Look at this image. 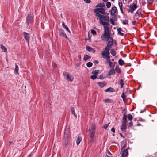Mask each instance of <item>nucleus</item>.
<instances>
[{"instance_id": "nucleus-1", "label": "nucleus", "mask_w": 157, "mask_h": 157, "mask_svg": "<svg viewBox=\"0 0 157 157\" xmlns=\"http://www.w3.org/2000/svg\"><path fill=\"white\" fill-rule=\"evenodd\" d=\"M94 12L96 13V16L98 17L99 19V23L102 25H108L106 21H109V17L105 15L106 12L103 8H97L94 10Z\"/></svg>"}, {"instance_id": "nucleus-2", "label": "nucleus", "mask_w": 157, "mask_h": 157, "mask_svg": "<svg viewBox=\"0 0 157 157\" xmlns=\"http://www.w3.org/2000/svg\"><path fill=\"white\" fill-rule=\"evenodd\" d=\"M89 130L90 132L89 136L91 138V140L92 141L94 142L95 141L94 138L95 133V126L94 125H92Z\"/></svg>"}, {"instance_id": "nucleus-3", "label": "nucleus", "mask_w": 157, "mask_h": 157, "mask_svg": "<svg viewBox=\"0 0 157 157\" xmlns=\"http://www.w3.org/2000/svg\"><path fill=\"white\" fill-rule=\"evenodd\" d=\"M128 7L129 8V9L128 10V12H130L132 14L136 9L138 8V6L136 4H134L132 5H130L128 6Z\"/></svg>"}, {"instance_id": "nucleus-4", "label": "nucleus", "mask_w": 157, "mask_h": 157, "mask_svg": "<svg viewBox=\"0 0 157 157\" xmlns=\"http://www.w3.org/2000/svg\"><path fill=\"white\" fill-rule=\"evenodd\" d=\"M109 52L104 51L101 52V54L103 58L106 60H109L110 59L109 56Z\"/></svg>"}, {"instance_id": "nucleus-5", "label": "nucleus", "mask_w": 157, "mask_h": 157, "mask_svg": "<svg viewBox=\"0 0 157 157\" xmlns=\"http://www.w3.org/2000/svg\"><path fill=\"white\" fill-rule=\"evenodd\" d=\"M33 21L34 20L33 17L28 14V16L26 19V22L27 25H32Z\"/></svg>"}, {"instance_id": "nucleus-6", "label": "nucleus", "mask_w": 157, "mask_h": 157, "mask_svg": "<svg viewBox=\"0 0 157 157\" xmlns=\"http://www.w3.org/2000/svg\"><path fill=\"white\" fill-rule=\"evenodd\" d=\"M142 9L141 8L139 9L136 12L135 15V17H137L136 19L139 20L140 18H142Z\"/></svg>"}, {"instance_id": "nucleus-7", "label": "nucleus", "mask_w": 157, "mask_h": 157, "mask_svg": "<svg viewBox=\"0 0 157 157\" xmlns=\"http://www.w3.org/2000/svg\"><path fill=\"white\" fill-rule=\"evenodd\" d=\"M63 75L64 76L66 77L67 79V80L72 81L73 80V77L70 75L67 72H63Z\"/></svg>"}, {"instance_id": "nucleus-8", "label": "nucleus", "mask_w": 157, "mask_h": 157, "mask_svg": "<svg viewBox=\"0 0 157 157\" xmlns=\"http://www.w3.org/2000/svg\"><path fill=\"white\" fill-rule=\"evenodd\" d=\"M116 63V62H112L111 61L110 59L109 60H107L105 62V63H108L109 67L111 68H113L115 66Z\"/></svg>"}, {"instance_id": "nucleus-9", "label": "nucleus", "mask_w": 157, "mask_h": 157, "mask_svg": "<svg viewBox=\"0 0 157 157\" xmlns=\"http://www.w3.org/2000/svg\"><path fill=\"white\" fill-rule=\"evenodd\" d=\"M110 34H107V33H104L101 36V38L103 40H106L110 38Z\"/></svg>"}, {"instance_id": "nucleus-10", "label": "nucleus", "mask_w": 157, "mask_h": 157, "mask_svg": "<svg viewBox=\"0 0 157 157\" xmlns=\"http://www.w3.org/2000/svg\"><path fill=\"white\" fill-rule=\"evenodd\" d=\"M59 34L61 36H62L64 37H65L67 39H68V38L67 37L66 34L64 33V31L62 29H60L59 30Z\"/></svg>"}, {"instance_id": "nucleus-11", "label": "nucleus", "mask_w": 157, "mask_h": 157, "mask_svg": "<svg viewBox=\"0 0 157 157\" xmlns=\"http://www.w3.org/2000/svg\"><path fill=\"white\" fill-rule=\"evenodd\" d=\"M23 34L25 39L27 40L28 44H29L30 38L29 34L25 32L23 33Z\"/></svg>"}, {"instance_id": "nucleus-12", "label": "nucleus", "mask_w": 157, "mask_h": 157, "mask_svg": "<svg viewBox=\"0 0 157 157\" xmlns=\"http://www.w3.org/2000/svg\"><path fill=\"white\" fill-rule=\"evenodd\" d=\"M69 131L68 129H66L64 135V139H69L70 140V136L69 135Z\"/></svg>"}, {"instance_id": "nucleus-13", "label": "nucleus", "mask_w": 157, "mask_h": 157, "mask_svg": "<svg viewBox=\"0 0 157 157\" xmlns=\"http://www.w3.org/2000/svg\"><path fill=\"white\" fill-rule=\"evenodd\" d=\"M107 23L108 24V25H103L104 27V33H107V34H109V27L107 26H106L109 25V23L107 22L108 21H106Z\"/></svg>"}, {"instance_id": "nucleus-14", "label": "nucleus", "mask_w": 157, "mask_h": 157, "mask_svg": "<svg viewBox=\"0 0 157 157\" xmlns=\"http://www.w3.org/2000/svg\"><path fill=\"white\" fill-rule=\"evenodd\" d=\"M113 44V39L112 37L109 38L108 40L107 43V46L111 47Z\"/></svg>"}, {"instance_id": "nucleus-15", "label": "nucleus", "mask_w": 157, "mask_h": 157, "mask_svg": "<svg viewBox=\"0 0 157 157\" xmlns=\"http://www.w3.org/2000/svg\"><path fill=\"white\" fill-rule=\"evenodd\" d=\"M117 11V9L116 7H114L112 8L111 11L110 13L113 16L115 15Z\"/></svg>"}, {"instance_id": "nucleus-16", "label": "nucleus", "mask_w": 157, "mask_h": 157, "mask_svg": "<svg viewBox=\"0 0 157 157\" xmlns=\"http://www.w3.org/2000/svg\"><path fill=\"white\" fill-rule=\"evenodd\" d=\"M128 154V149H127L123 151L122 153V157H125Z\"/></svg>"}, {"instance_id": "nucleus-17", "label": "nucleus", "mask_w": 157, "mask_h": 157, "mask_svg": "<svg viewBox=\"0 0 157 157\" xmlns=\"http://www.w3.org/2000/svg\"><path fill=\"white\" fill-rule=\"evenodd\" d=\"M86 48L87 51L90 52H95L94 49L89 46H86Z\"/></svg>"}, {"instance_id": "nucleus-18", "label": "nucleus", "mask_w": 157, "mask_h": 157, "mask_svg": "<svg viewBox=\"0 0 157 157\" xmlns=\"http://www.w3.org/2000/svg\"><path fill=\"white\" fill-rule=\"evenodd\" d=\"M115 90L111 87H109L105 90V92H115Z\"/></svg>"}, {"instance_id": "nucleus-19", "label": "nucleus", "mask_w": 157, "mask_h": 157, "mask_svg": "<svg viewBox=\"0 0 157 157\" xmlns=\"http://www.w3.org/2000/svg\"><path fill=\"white\" fill-rule=\"evenodd\" d=\"M97 84L101 88L104 87L106 85V83L105 82H98Z\"/></svg>"}, {"instance_id": "nucleus-20", "label": "nucleus", "mask_w": 157, "mask_h": 157, "mask_svg": "<svg viewBox=\"0 0 157 157\" xmlns=\"http://www.w3.org/2000/svg\"><path fill=\"white\" fill-rule=\"evenodd\" d=\"M115 73V71L113 68H112L109 71L108 75H112L114 74Z\"/></svg>"}, {"instance_id": "nucleus-21", "label": "nucleus", "mask_w": 157, "mask_h": 157, "mask_svg": "<svg viewBox=\"0 0 157 157\" xmlns=\"http://www.w3.org/2000/svg\"><path fill=\"white\" fill-rule=\"evenodd\" d=\"M127 128L125 123H122L121 127V131H125Z\"/></svg>"}, {"instance_id": "nucleus-22", "label": "nucleus", "mask_w": 157, "mask_h": 157, "mask_svg": "<svg viewBox=\"0 0 157 157\" xmlns=\"http://www.w3.org/2000/svg\"><path fill=\"white\" fill-rule=\"evenodd\" d=\"M105 6V4L104 3H100L98 4L96 6V7L97 8H103Z\"/></svg>"}, {"instance_id": "nucleus-23", "label": "nucleus", "mask_w": 157, "mask_h": 157, "mask_svg": "<svg viewBox=\"0 0 157 157\" xmlns=\"http://www.w3.org/2000/svg\"><path fill=\"white\" fill-rule=\"evenodd\" d=\"M103 101L105 103H111L113 102V100L110 99H106L103 100Z\"/></svg>"}, {"instance_id": "nucleus-24", "label": "nucleus", "mask_w": 157, "mask_h": 157, "mask_svg": "<svg viewBox=\"0 0 157 157\" xmlns=\"http://www.w3.org/2000/svg\"><path fill=\"white\" fill-rule=\"evenodd\" d=\"M117 32L118 33V34L121 36H123L124 35V34L121 32V31H123V30H121V28H119L117 29Z\"/></svg>"}, {"instance_id": "nucleus-25", "label": "nucleus", "mask_w": 157, "mask_h": 157, "mask_svg": "<svg viewBox=\"0 0 157 157\" xmlns=\"http://www.w3.org/2000/svg\"><path fill=\"white\" fill-rule=\"evenodd\" d=\"M62 26L69 33H70V30H69L68 27L66 25L64 22H63L62 24Z\"/></svg>"}, {"instance_id": "nucleus-26", "label": "nucleus", "mask_w": 157, "mask_h": 157, "mask_svg": "<svg viewBox=\"0 0 157 157\" xmlns=\"http://www.w3.org/2000/svg\"><path fill=\"white\" fill-rule=\"evenodd\" d=\"M18 70H19L18 67L16 64H15V68L14 71V73L15 74H18Z\"/></svg>"}, {"instance_id": "nucleus-27", "label": "nucleus", "mask_w": 157, "mask_h": 157, "mask_svg": "<svg viewBox=\"0 0 157 157\" xmlns=\"http://www.w3.org/2000/svg\"><path fill=\"white\" fill-rule=\"evenodd\" d=\"M82 140V138L80 136H78L76 140V144L77 146H78L80 142Z\"/></svg>"}, {"instance_id": "nucleus-28", "label": "nucleus", "mask_w": 157, "mask_h": 157, "mask_svg": "<svg viewBox=\"0 0 157 157\" xmlns=\"http://www.w3.org/2000/svg\"><path fill=\"white\" fill-rule=\"evenodd\" d=\"M69 139H65V147L66 148H67L68 146V144L70 141Z\"/></svg>"}, {"instance_id": "nucleus-29", "label": "nucleus", "mask_w": 157, "mask_h": 157, "mask_svg": "<svg viewBox=\"0 0 157 157\" xmlns=\"http://www.w3.org/2000/svg\"><path fill=\"white\" fill-rule=\"evenodd\" d=\"M126 117V116L124 114L123 117V121L122 122V123H126L127 120Z\"/></svg>"}, {"instance_id": "nucleus-30", "label": "nucleus", "mask_w": 157, "mask_h": 157, "mask_svg": "<svg viewBox=\"0 0 157 157\" xmlns=\"http://www.w3.org/2000/svg\"><path fill=\"white\" fill-rule=\"evenodd\" d=\"M91 57L87 55H86L84 56L83 60L86 61L87 60L89 59H90Z\"/></svg>"}, {"instance_id": "nucleus-31", "label": "nucleus", "mask_w": 157, "mask_h": 157, "mask_svg": "<svg viewBox=\"0 0 157 157\" xmlns=\"http://www.w3.org/2000/svg\"><path fill=\"white\" fill-rule=\"evenodd\" d=\"M0 47L1 49L4 51L5 52H6L7 51V49L2 44H1L0 45Z\"/></svg>"}, {"instance_id": "nucleus-32", "label": "nucleus", "mask_w": 157, "mask_h": 157, "mask_svg": "<svg viewBox=\"0 0 157 157\" xmlns=\"http://www.w3.org/2000/svg\"><path fill=\"white\" fill-rule=\"evenodd\" d=\"M71 110L72 114L75 117H76V116L75 114L74 108L73 107H72L71 108Z\"/></svg>"}, {"instance_id": "nucleus-33", "label": "nucleus", "mask_w": 157, "mask_h": 157, "mask_svg": "<svg viewBox=\"0 0 157 157\" xmlns=\"http://www.w3.org/2000/svg\"><path fill=\"white\" fill-rule=\"evenodd\" d=\"M99 71V70H94L92 72V73L94 75L97 76V74L98 73Z\"/></svg>"}, {"instance_id": "nucleus-34", "label": "nucleus", "mask_w": 157, "mask_h": 157, "mask_svg": "<svg viewBox=\"0 0 157 157\" xmlns=\"http://www.w3.org/2000/svg\"><path fill=\"white\" fill-rule=\"evenodd\" d=\"M124 61L121 59H120L118 61V63L120 65H123L124 64Z\"/></svg>"}, {"instance_id": "nucleus-35", "label": "nucleus", "mask_w": 157, "mask_h": 157, "mask_svg": "<svg viewBox=\"0 0 157 157\" xmlns=\"http://www.w3.org/2000/svg\"><path fill=\"white\" fill-rule=\"evenodd\" d=\"M111 54L113 56L116 54V52L113 49H111L110 50Z\"/></svg>"}, {"instance_id": "nucleus-36", "label": "nucleus", "mask_w": 157, "mask_h": 157, "mask_svg": "<svg viewBox=\"0 0 157 157\" xmlns=\"http://www.w3.org/2000/svg\"><path fill=\"white\" fill-rule=\"evenodd\" d=\"M115 71L118 73L121 72V70L118 67H116L115 68Z\"/></svg>"}, {"instance_id": "nucleus-37", "label": "nucleus", "mask_w": 157, "mask_h": 157, "mask_svg": "<svg viewBox=\"0 0 157 157\" xmlns=\"http://www.w3.org/2000/svg\"><path fill=\"white\" fill-rule=\"evenodd\" d=\"M126 96L125 95V93L123 92L121 95V97L123 98V101H125V99L126 98Z\"/></svg>"}, {"instance_id": "nucleus-38", "label": "nucleus", "mask_w": 157, "mask_h": 157, "mask_svg": "<svg viewBox=\"0 0 157 157\" xmlns=\"http://www.w3.org/2000/svg\"><path fill=\"white\" fill-rule=\"evenodd\" d=\"M120 84L121 85V88H122L123 87V86L124 85V83L123 82V81L122 79H121L120 81Z\"/></svg>"}, {"instance_id": "nucleus-39", "label": "nucleus", "mask_w": 157, "mask_h": 157, "mask_svg": "<svg viewBox=\"0 0 157 157\" xmlns=\"http://www.w3.org/2000/svg\"><path fill=\"white\" fill-rule=\"evenodd\" d=\"M93 63L91 62H89L86 64L87 66L88 67H90L92 66Z\"/></svg>"}, {"instance_id": "nucleus-40", "label": "nucleus", "mask_w": 157, "mask_h": 157, "mask_svg": "<svg viewBox=\"0 0 157 157\" xmlns=\"http://www.w3.org/2000/svg\"><path fill=\"white\" fill-rule=\"evenodd\" d=\"M132 117L131 114H129L128 115V118L129 120H132Z\"/></svg>"}, {"instance_id": "nucleus-41", "label": "nucleus", "mask_w": 157, "mask_h": 157, "mask_svg": "<svg viewBox=\"0 0 157 157\" xmlns=\"http://www.w3.org/2000/svg\"><path fill=\"white\" fill-rule=\"evenodd\" d=\"M126 147V144L124 143H122L121 145V150H123Z\"/></svg>"}, {"instance_id": "nucleus-42", "label": "nucleus", "mask_w": 157, "mask_h": 157, "mask_svg": "<svg viewBox=\"0 0 157 157\" xmlns=\"http://www.w3.org/2000/svg\"><path fill=\"white\" fill-rule=\"evenodd\" d=\"M118 5L120 10H121L122 8V3L121 2H118Z\"/></svg>"}, {"instance_id": "nucleus-43", "label": "nucleus", "mask_w": 157, "mask_h": 157, "mask_svg": "<svg viewBox=\"0 0 157 157\" xmlns=\"http://www.w3.org/2000/svg\"><path fill=\"white\" fill-rule=\"evenodd\" d=\"M110 47L109 46H107L105 48V49L103 50L105 51L109 52V49L110 48Z\"/></svg>"}, {"instance_id": "nucleus-44", "label": "nucleus", "mask_w": 157, "mask_h": 157, "mask_svg": "<svg viewBox=\"0 0 157 157\" xmlns=\"http://www.w3.org/2000/svg\"><path fill=\"white\" fill-rule=\"evenodd\" d=\"M91 33L94 35H95L96 34V31L94 29H91L90 30Z\"/></svg>"}, {"instance_id": "nucleus-45", "label": "nucleus", "mask_w": 157, "mask_h": 157, "mask_svg": "<svg viewBox=\"0 0 157 157\" xmlns=\"http://www.w3.org/2000/svg\"><path fill=\"white\" fill-rule=\"evenodd\" d=\"M128 20H125L123 21L122 23L124 25H126L128 24Z\"/></svg>"}, {"instance_id": "nucleus-46", "label": "nucleus", "mask_w": 157, "mask_h": 157, "mask_svg": "<svg viewBox=\"0 0 157 157\" xmlns=\"http://www.w3.org/2000/svg\"><path fill=\"white\" fill-rule=\"evenodd\" d=\"M106 6L107 8H109L111 6V3L109 2H107Z\"/></svg>"}, {"instance_id": "nucleus-47", "label": "nucleus", "mask_w": 157, "mask_h": 157, "mask_svg": "<svg viewBox=\"0 0 157 157\" xmlns=\"http://www.w3.org/2000/svg\"><path fill=\"white\" fill-rule=\"evenodd\" d=\"M109 21L110 22H111V24H112L113 25H115V23L114 22V20L113 19L110 18L109 19Z\"/></svg>"}, {"instance_id": "nucleus-48", "label": "nucleus", "mask_w": 157, "mask_h": 157, "mask_svg": "<svg viewBox=\"0 0 157 157\" xmlns=\"http://www.w3.org/2000/svg\"><path fill=\"white\" fill-rule=\"evenodd\" d=\"M96 78H97V76L96 75H91L90 76V78L93 80L95 79Z\"/></svg>"}, {"instance_id": "nucleus-49", "label": "nucleus", "mask_w": 157, "mask_h": 157, "mask_svg": "<svg viewBox=\"0 0 157 157\" xmlns=\"http://www.w3.org/2000/svg\"><path fill=\"white\" fill-rule=\"evenodd\" d=\"M109 124H107L103 126V128L105 129H106L109 125Z\"/></svg>"}, {"instance_id": "nucleus-50", "label": "nucleus", "mask_w": 157, "mask_h": 157, "mask_svg": "<svg viewBox=\"0 0 157 157\" xmlns=\"http://www.w3.org/2000/svg\"><path fill=\"white\" fill-rule=\"evenodd\" d=\"M85 3H89L90 2V0H84Z\"/></svg>"}, {"instance_id": "nucleus-51", "label": "nucleus", "mask_w": 157, "mask_h": 157, "mask_svg": "<svg viewBox=\"0 0 157 157\" xmlns=\"http://www.w3.org/2000/svg\"><path fill=\"white\" fill-rule=\"evenodd\" d=\"M139 121L142 122H145V120L143 119L142 118H140L139 119Z\"/></svg>"}, {"instance_id": "nucleus-52", "label": "nucleus", "mask_w": 157, "mask_h": 157, "mask_svg": "<svg viewBox=\"0 0 157 157\" xmlns=\"http://www.w3.org/2000/svg\"><path fill=\"white\" fill-rule=\"evenodd\" d=\"M99 78L100 79H104V77L102 75H100L99 76Z\"/></svg>"}, {"instance_id": "nucleus-53", "label": "nucleus", "mask_w": 157, "mask_h": 157, "mask_svg": "<svg viewBox=\"0 0 157 157\" xmlns=\"http://www.w3.org/2000/svg\"><path fill=\"white\" fill-rule=\"evenodd\" d=\"M111 131L113 132V133H115V128L114 127H113L111 129Z\"/></svg>"}, {"instance_id": "nucleus-54", "label": "nucleus", "mask_w": 157, "mask_h": 157, "mask_svg": "<svg viewBox=\"0 0 157 157\" xmlns=\"http://www.w3.org/2000/svg\"><path fill=\"white\" fill-rule=\"evenodd\" d=\"M129 127H131L133 125L132 122V121L130 122L129 123Z\"/></svg>"}, {"instance_id": "nucleus-55", "label": "nucleus", "mask_w": 157, "mask_h": 157, "mask_svg": "<svg viewBox=\"0 0 157 157\" xmlns=\"http://www.w3.org/2000/svg\"><path fill=\"white\" fill-rule=\"evenodd\" d=\"M94 63H95V64H97L98 63H99V62L97 60H95L94 61Z\"/></svg>"}, {"instance_id": "nucleus-56", "label": "nucleus", "mask_w": 157, "mask_h": 157, "mask_svg": "<svg viewBox=\"0 0 157 157\" xmlns=\"http://www.w3.org/2000/svg\"><path fill=\"white\" fill-rule=\"evenodd\" d=\"M132 24L134 25H136V21H133L132 22Z\"/></svg>"}, {"instance_id": "nucleus-57", "label": "nucleus", "mask_w": 157, "mask_h": 157, "mask_svg": "<svg viewBox=\"0 0 157 157\" xmlns=\"http://www.w3.org/2000/svg\"><path fill=\"white\" fill-rule=\"evenodd\" d=\"M9 144H10V145H13V143L12 142H9Z\"/></svg>"}, {"instance_id": "nucleus-58", "label": "nucleus", "mask_w": 157, "mask_h": 157, "mask_svg": "<svg viewBox=\"0 0 157 157\" xmlns=\"http://www.w3.org/2000/svg\"><path fill=\"white\" fill-rule=\"evenodd\" d=\"M107 154L109 155H112L111 153L109 151H108L107 152Z\"/></svg>"}, {"instance_id": "nucleus-59", "label": "nucleus", "mask_w": 157, "mask_h": 157, "mask_svg": "<svg viewBox=\"0 0 157 157\" xmlns=\"http://www.w3.org/2000/svg\"><path fill=\"white\" fill-rule=\"evenodd\" d=\"M120 136H121V137H123V138H124V137L123 136V135H122V134H121V133H120Z\"/></svg>"}, {"instance_id": "nucleus-60", "label": "nucleus", "mask_w": 157, "mask_h": 157, "mask_svg": "<svg viewBox=\"0 0 157 157\" xmlns=\"http://www.w3.org/2000/svg\"><path fill=\"white\" fill-rule=\"evenodd\" d=\"M141 125L140 124H137L136 126H140Z\"/></svg>"}, {"instance_id": "nucleus-61", "label": "nucleus", "mask_w": 157, "mask_h": 157, "mask_svg": "<svg viewBox=\"0 0 157 157\" xmlns=\"http://www.w3.org/2000/svg\"><path fill=\"white\" fill-rule=\"evenodd\" d=\"M120 10L121 11V13H123V11L122 8L121 10Z\"/></svg>"}, {"instance_id": "nucleus-62", "label": "nucleus", "mask_w": 157, "mask_h": 157, "mask_svg": "<svg viewBox=\"0 0 157 157\" xmlns=\"http://www.w3.org/2000/svg\"><path fill=\"white\" fill-rule=\"evenodd\" d=\"M54 66L55 67H56V66H57V65L56 64H54Z\"/></svg>"}, {"instance_id": "nucleus-63", "label": "nucleus", "mask_w": 157, "mask_h": 157, "mask_svg": "<svg viewBox=\"0 0 157 157\" xmlns=\"http://www.w3.org/2000/svg\"><path fill=\"white\" fill-rule=\"evenodd\" d=\"M104 2H106L108 0H102Z\"/></svg>"}, {"instance_id": "nucleus-64", "label": "nucleus", "mask_w": 157, "mask_h": 157, "mask_svg": "<svg viewBox=\"0 0 157 157\" xmlns=\"http://www.w3.org/2000/svg\"><path fill=\"white\" fill-rule=\"evenodd\" d=\"M111 60H112V61L113 62L114 61V59H111Z\"/></svg>"}]
</instances>
